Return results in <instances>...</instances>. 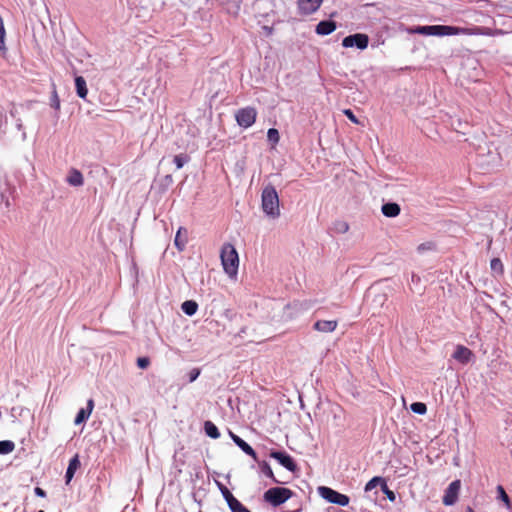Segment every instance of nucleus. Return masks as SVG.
<instances>
[{
	"label": "nucleus",
	"instance_id": "obj_45",
	"mask_svg": "<svg viewBox=\"0 0 512 512\" xmlns=\"http://www.w3.org/2000/svg\"><path fill=\"white\" fill-rule=\"evenodd\" d=\"M38 512H44L43 510H39Z\"/></svg>",
	"mask_w": 512,
	"mask_h": 512
},
{
	"label": "nucleus",
	"instance_id": "obj_20",
	"mask_svg": "<svg viewBox=\"0 0 512 512\" xmlns=\"http://www.w3.org/2000/svg\"><path fill=\"white\" fill-rule=\"evenodd\" d=\"M68 183L73 186H81L84 182L83 175L80 171L73 169L67 179Z\"/></svg>",
	"mask_w": 512,
	"mask_h": 512
},
{
	"label": "nucleus",
	"instance_id": "obj_24",
	"mask_svg": "<svg viewBox=\"0 0 512 512\" xmlns=\"http://www.w3.org/2000/svg\"><path fill=\"white\" fill-rule=\"evenodd\" d=\"M6 30L4 27L3 19L0 16V52L5 55L7 52V47L5 44Z\"/></svg>",
	"mask_w": 512,
	"mask_h": 512
},
{
	"label": "nucleus",
	"instance_id": "obj_36",
	"mask_svg": "<svg viewBox=\"0 0 512 512\" xmlns=\"http://www.w3.org/2000/svg\"><path fill=\"white\" fill-rule=\"evenodd\" d=\"M137 365L141 369H146L150 365V360L148 357H139L137 359Z\"/></svg>",
	"mask_w": 512,
	"mask_h": 512
},
{
	"label": "nucleus",
	"instance_id": "obj_3",
	"mask_svg": "<svg viewBox=\"0 0 512 512\" xmlns=\"http://www.w3.org/2000/svg\"><path fill=\"white\" fill-rule=\"evenodd\" d=\"M261 204L263 211L272 218L280 215L279 197L274 186L268 185L262 191Z\"/></svg>",
	"mask_w": 512,
	"mask_h": 512
},
{
	"label": "nucleus",
	"instance_id": "obj_39",
	"mask_svg": "<svg viewBox=\"0 0 512 512\" xmlns=\"http://www.w3.org/2000/svg\"><path fill=\"white\" fill-rule=\"evenodd\" d=\"M200 375V369L198 368H193L190 372H189V381L190 382H193L195 381L198 376Z\"/></svg>",
	"mask_w": 512,
	"mask_h": 512
},
{
	"label": "nucleus",
	"instance_id": "obj_29",
	"mask_svg": "<svg viewBox=\"0 0 512 512\" xmlns=\"http://www.w3.org/2000/svg\"><path fill=\"white\" fill-rule=\"evenodd\" d=\"M262 472L267 476L269 477L270 479L273 480V482L275 483H280L279 480L276 479L271 467L269 466V464L267 462H263L262 464Z\"/></svg>",
	"mask_w": 512,
	"mask_h": 512
},
{
	"label": "nucleus",
	"instance_id": "obj_4",
	"mask_svg": "<svg viewBox=\"0 0 512 512\" xmlns=\"http://www.w3.org/2000/svg\"><path fill=\"white\" fill-rule=\"evenodd\" d=\"M293 496L292 490L284 487H273L265 491L264 501L274 507L280 506Z\"/></svg>",
	"mask_w": 512,
	"mask_h": 512
},
{
	"label": "nucleus",
	"instance_id": "obj_44",
	"mask_svg": "<svg viewBox=\"0 0 512 512\" xmlns=\"http://www.w3.org/2000/svg\"><path fill=\"white\" fill-rule=\"evenodd\" d=\"M353 121H354V123H357V122H358L355 116H354V118H353Z\"/></svg>",
	"mask_w": 512,
	"mask_h": 512
},
{
	"label": "nucleus",
	"instance_id": "obj_19",
	"mask_svg": "<svg viewBox=\"0 0 512 512\" xmlns=\"http://www.w3.org/2000/svg\"><path fill=\"white\" fill-rule=\"evenodd\" d=\"M174 243L179 251L184 250L185 245L187 243V231L184 228L178 229L176 236H175Z\"/></svg>",
	"mask_w": 512,
	"mask_h": 512
},
{
	"label": "nucleus",
	"instance_id": "obj_21",
	"mask_svg": "<svg viewBox=\"0 0 512 512\" xmlns=\"http://www.w3.org/2000/svg\"><path fill=\"white\" fill-rule=\"evenodd\" d=\"M181 308L186 315L192 316L197 312L198 304L193 300H187L182 303Z\"/></svg>",
	"mask_w": 512,
	"mask_h": 512
},
{
	"label": "nucleus",
	"instance_id": "obj_34",
	"mask_svg": "<svg viewBox=\"0 0 512 512\" xmlns=\"http://www.w3.org/2000/svg\"><path fill=\"white\" fill-rule=\"evenodd\" d=\"M267 137L270 142L277 144L280 140L279 132L275 128H270L267 132Z\"/></svg>",
	"mask_w": 512,
	"mask_h": 512
},
{
	"label": "nucleus",
	"instance_id": "obj_1",
	"mask_svg": "<svg viewBox=\"0 0 512 512\" xmlns=\"http://www.w3.org/2000/svg\"><path fill=\"white\" fill-rule=\"evenodd\" d=\"M415 32L423 35L451 36V35H492V30L488 27L474 26L472 28H462L446 25L419 26Z\"/></svg>",
	"mask_w": 512,
	"mask_h": 512
},
{
	"label": "nucleus",
	"instance_id": "obj_31",
	"mask_svg": "<svg viewBox=\"0 0 512 512\" xmlns=\"http://www.w3.org/2000/svg\"><path fill=\"white\" fill-rule=\"evenodd\" d=\"M381 490L391 502L396 500V495L392 490L389 489L386 480L382 481Z\"/></svg>",
	"mask_w": 512,
	"mask_h": 512
},
{
	"label": "nucleus",
	"instance_id": "obj_13",
	"mask_svg": "<svg viewBox=\"0 0 512 512\" xmlns=\"http://www.w3.org/2000/svg\"><path fill=\"white\" fill-rule=\"evenodd\" d=\"M231 437L234 443L247 455L251 456L254 460H257V454L255 450L239 436L231 433Z\"/></svg>",
	"mask_w": 512,
	"mask_h": 512
},
{
	"label": "nucleus",
	"instance_id": "obj_37",
	"mask_svg": "<svg viewBox=\"0 0 512 512\" xmlns=\"http://www.w3.org/2000/svg\"><path fill=\"white\" fill-rule=\"evenodd\" d=\"M500 499H502L507 505L510 504L509 497L502 486L497 487Z\"/></svg>",
	"mask_w": 512,
	"mask_h": 512
},
{
	"label": "nucleus",
	"instance_id": "obj_43",
	"mask_svg": "<svg viewBox=\"0 0 512 512\" xmlns=\"http://www.w3.org/2000/svg\"><path fill=\"white\" fill-rule=\"evenodd\" d=\"M466 512H474V510L471 507H467Z\"/></svg>",
	"mask_w": 512,
	"mask_h": 512
},
{
	"label": "nucleus",
	"instance_id": "obj_42",
	"mask_svg": "<svg viewBox=\"0 0 512 512\" xmlns=\"http://www.w3.org/2000/svg\"><path fill=\"white\" fill-rule=\"evenodd\" d=\"M344 114L350 119L352 120V110L351 109H345L344 111Z\"/></svg>",
	"mask_w": 512,
	"mask_h": 512
},
{
	"label": "nucleus",
	"instance_id": "obj_12",
	"mask_svg": "<svg viewBox=\"0 0 512 512\" xmlns=\"http://www.w3.org/2000/svg\"><path fill=\"white\" fill-rule=\"evenodd\" d=\"M93 408H94V401H93V399H89L87 401V407L81 408L78 411V413L75 417V420H74V424L80 425L81 423L85 422L90 417V415L93 411Z\"/></svg>",
	"mask_w": 512,
	"mask_h": 512
},
{
	"label": "nucleus",
	"instance_id": "obj_22",
	"mask_svg": "<svg viewBox=\"0 0 512 512\" xmlns=\"http://www.w3.org/2000/svg\"><path fill=\"white\" fill-rule=\"evenodd\" d=\"M369 38L366 34H354V46L359 49H365L368 45Z\"/></svg>",
	"mask_w": 512,
	"mask_h": 512
},
{
	"label": "nucleus",
	"instance_id": "obj_16",
	"mask_svg": "<svg viewBox=\"0 0 512 512\" xmlns=\"http://www.w3.org/2000/svg\"><path fill=\"white\" fill-rule=\"evenodd\" d=\"M336 29V24L334 21L326 20L321 21L316 26V33L319 35H328L332 33Z\"/></svg>",
	"mask_w": 512,
	"mask_h": 512
},
{
	"label": "nucleus",
	"instance_id": "obj_38",
	"mask_svg": "<svg viewBox=\"0 0 512 512\" xmlns=\"http://www.w3.org/2000/svg\"><path fill=\"white\" fill-rule=\"evenodd\" d=\"M52 107H54L56 110L60 109V99L55 88L52 94Z\"/></svg>",
	"mask_w": 512,
	"mask_h": 512
},
{
	"label": "nucleus",
	"instance_id": "obj_25",
	"mask_svg": "<svg viewBox=\"0 0 512 512\" xmlns=\"http://www.w3.org/2000/svg\"><path fill=\"white\" fill-rule=\"evenodd\" d=\"M491 270L497 275H503L504 265L499 258H493L490 262Z\"/></svg>",
	"mask_w": 512,
	"mask_h": 512
},
{
	"label": "nucleus",
	"instance_id": "obj_32",
	"mask_svg": "<svg viewBox=\"0 0 512 512\" xmlns=\"http://www.w3.org/2000/svg\"><path fill=\"white\" fill-rule=\"evenodd\" d=\"M229 508L232 512H251L239 500L232 502V504L229 506Z\"/></svg>",
	"mask_w": 512,
	"mask_h": 512
},
{
	"label": "nucleus",
	"instance_id": "obj_35",
	"mask_svg": "<svg viewBox=\"0 0 512 512\" xmlns=\"http://www.w3.org/2000/svg\"><path fill=\"white\" fill-rule=\"evenodd\" d=\"M337 232L345 233L349 229V224L345 221H336L333 225Z\"/></svg>",
	"mask_w": 512,
	"mask_h": 512
},
{
	"label": "nucleus",
	"instance_id": "obj_9",
	"mask_svg": "<svg viewBox=\"0 0 512 512\" xmlns=\"http://www.w3.org/2000/svg\"><path fill=\"white\" fill-rule=\"evenodd\" d=\"M323 0H298L300 13L309 15L318 10Z\"/></svg>",
	"mask_w": 512,
	"mask_h": 512
},
{
	"label": "nucleus",
	"instance_id": "obj_17",
	"mask_svg": "<svg viewBox=\"0 0 512 512\" xmlns=\"http://www.w3.org/2000/svg\"><path fill=\"white\" fill-rule=\"evenodd\" d=\"M386 217H396L400 214V206L397 203H386L381 208Z\"/></svg>",
	"mask_w": 512,
	"mask_h": 512
},
{
	"label": "nucleus",
	"instance_id": "obj_40",
	"mask_svg": "<svg viewBox=\"0 0 512 512\" xmlns=\"http://www.w3.org/2000/svg\"><path fill=\"white\" fill-rule=\"evenodd\" d=\"M342 45L344 47H352V35H348L343 39Z\"/></svg>",
	"mask_w": 512,
	"mask_h": 512
},
{
	"label": "nucleus",
	"instance_id": "obj_30",
	"mask_svg": "<svg viewBox=\"0 0 512 512\" xmlns=\"http://www.w3.org/2000/svg\"><path fill=\"white\" fill-rule=\"evenodd\" d=\"M411 410L414 412V413H417V414H420V415H423L426 413L427 411V407L424 403L422 402H415V403H412L411 404Z\"/></svg>",
	"mask_w": 512,
	"mask_h": 512
},
{
	"label": "nucleus",
	"instance_id": "obj_15",
	"mask_svg": "<svg viewBox=\"0 0 512 512\" xmlns=\"http://www.w3.org/2000/svg\"><path fill=\"white\" fill-rule=\"evenodd\" d=\"M79 467H80L79 456L75 455L73 458L70 459L68 468L66 470V474H65L66 484L70 483V481L74 477L76 470Z\"/></svg>",
	"mask_w": 512,
	"mask_h": 512
},
{
	"label": "nucleus",
	"instance_id": "obj_27",
	"mask_svg": "<svg viewBox=\"0 0 512 512\" xmlns=\"http://www.w3.org/2000/svg\"><path fill=\"white\" fill-rule=\"evenodd\" d=\"M190 161V157L187 154H179L174 156V163L177 169H181L184 164Z\"/></svg>",
	"mask_w": 512,
	"mask_h": 512
},
{
	"label": "nucleus",
	"instance_id": "obj_28",
	"mask_svg": "<svg viewBox=\"0 0 512 512\" xmlns=\"http://www.w3.org/2000/svg\"><path fill=\"white\" fill-rule=\"evenodd\" d=\"M220 490L228 506H230L232 502H235L237 500L226 486L221 485Z\"/></svg>",
	"mask_w": 512,
	"mask_h": 512
},
{
	"label": "nucleus",
	"instance_id": "obj_14",
	"mask_svg": "<svg viewBox=\"0 0 512 512\" xmlns=\"http://www.w3.org/2000/svg\"><path fill=\"white\" fill-rule=\"evenodd\" d=\"M314 329L319 332H333L337 327V321L334 320H319L315 322Z\"/></svg>",
	"mask_w": 512,
	"mask_h": 512
},
{
	"label": "nucleus",
	"instance_id": "obj_8",
	"mask_svg": "<svg viewBox=\"0 0 512 512\" xmlns=\"http://www.w3.org/2000/svg\"><path fill=\"white\" fill-rule=\"evenodd\" d=\"M461 487L460 480H455L449 484L447 489L445 490L444 496H443V504L446 506H451L456 503L459 495Z\"/></svg>",
	"mask_w": 512,
	"mask_h": 512
},
{
	"label": "nucleus",
	"instance_id": "obj_26",
	"mask_svg": "<svg viewBox=\"0 0 512 512\" xmlns=\"http://www.w3.org/2000/svg\"><path fill=\"white\" fill-rule=\"evenodd\" d=\"M15 449L14 442L10 440L0 441V454H9Z\"/></svg>",
	"mask_w": 512,
	"mask_h": 512
},
{
	"label": "nucleus",
	"instance_id": "obj_10",
	"mask_svg": "<svg viewBox=\"0 0 512 512\" xmlns=\"http://www.w3.org/2000/svg\"><path fill=\"white\" fill-rule=\"evenodd\" d=\"M473 352L464 345H457L453 358L462 364H467L473 358Z\"/></svg>",
	"mask_w": 512,
	"mask_h": 512
},
{
	"label": "nucleus",
	"instance_id": "obj_33",
	"mask_svg": "<svg viewBox=\"0 0 512 512\" xmlns=\"http://www.w3.org/2000/svg\"><path fill=\"white\" fill-rule=\"evenodd\" d=\"M385 479L382 477H373L365 486L366 491L374 489L377 485H382V481Z\"/></svg>",
	"mask_w": 512,
	"mask_h": 512
},
{
	"label": "nucleus",
	"instance_id": "obj_41",
	"mask_svg": "<svg viewBox=\"0 0 512 512\" xmlns=\"http://www.w3.org/2000/svg\"><path fill=\"white\" fill-rule=\"evenodd\" d=\"M34 492L39 497H45L46 496V492L42 488H40V487H36L34 489Z\"/></svg>",
	"mask_w": 512,
	"mask_h": 512
},
{
	"label": "nucleus",
	"instance_id": "obj_18",
	"mask_svg": "<svg viewBox=\"0 0 512 512\" xmlns=\"http://www.w3.org/2000/svg\"><path fill=\"white\" fill-rule=\"evenodd\" d=\"M75 86H76L77 95L80 98L85 99L88 94V89H87L86 81L82 76H77L75 78Z\"/></svg>",
	"mask_w": 512,
	"mask_h": 512
},
{
	"label": "nucleus",
	"instance_id": "obj_7",
	"mask_svg": "<svg viewBox=\"0 0 512 512\" xmlns=\"http://www.w3.org/2000/svg\"><path fill=\"white\" fill-rule=\"evenodd\" d=\"M270 457L277 460L283 467H285L290 472L294 473L298 470L296 462L286 452L271 451Z\"/></svg>",
	"mask_w": 512,
	"mask_h": 512
},
{
	"label": "nucleus",
	"instance_id": "obj_2",
	"mask_svg": "<svg viewBox=\"0 0 512 512\" xmlns=\"http://www.w3.org/2000/svg\"><path fill=\"white\" fill-rule=\"evenodd\" d=\"M220 258L225 273L231 278L236 277L239 267V256L234 245L231 243L223 244Z\"/></svg>",
	"mask_w": 512,
	"mask_h": 512
},
{
	"label": "nucleus",
	"instance_id": "obj_11",
	"mask_svg": "<svg viewBox=\"0 0 512 512\" xmlns=\"http://www.w3.org/2000/svg\"><path fill=\"white\" fill-rule=\"evenodd\" d=\"M242 0H216L228 14L237 16L240 11V5Z\"/></svg>",
	"mask_w": 512,
	"mask_h": 512
},
{
	"label": "nucleus",
	"instance_id": "obj_5",
	"mask_svg": "<svg viewBox=\"0 0 512 512\" xmlns=\"http://www.w3.org/2000/svg\"><path fill=\"white\" fill-rule=\"evenodd\" d=\"M257 118V110L254 107H245L239 109L235 114L237 124L242 128L251 127Z\"/></svg>",
	"mask_w": 512,
	"mask_h": 512
},
{
	"label": "nucleus",
	"instance_id": "obj_23",
	"mask_svg": "<svg viewBox=\"0 0 512 512\" xmlns=\"http://www.w3.org/2000/svg\"><path fill=\"white\" fill-rule=\"evenodd\" d=\"M204 430L206 434L213 439H217L220 436L218 428L211 421L204 423Z\"/></svg>",
	"mask_w": 512,
	"mask_h": 512
},
{
	"label": "nucleus",
	"instance_id": "obj_6",
	"mask_svg": "<svg viewBox=\"0 0 512 512\" xmlns=\"http://www.w3.org/2000/svg\"><path fill=\"white\" fill-rule=\"evenodd\" d=\"M318 491L319 494L330 503L340 506H346L349 504V497L347 495L341 494L329 487L321 486Z\"/></svg>",
	"mask_w": 512,
	"mask_h": 512
}]
</instances>
